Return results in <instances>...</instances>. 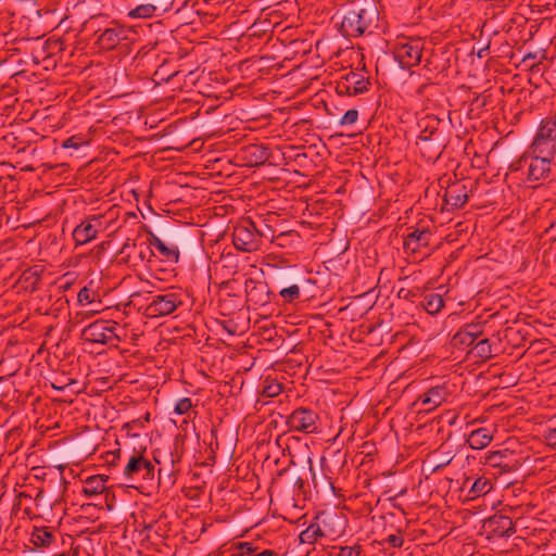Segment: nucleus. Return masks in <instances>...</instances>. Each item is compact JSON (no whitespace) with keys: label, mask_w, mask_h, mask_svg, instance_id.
<instances>
[{"label":"nucleus","mask_w":556,"mask_h":556,"mask_svg":"<svg viewBox=\"0 0 556 556\" xmlns=\"http://www.w3.org/2000/svg\"><path fill=\"white\" fill-rule=\"evenodd\" d=\"M236 552L231 556H253L257 548L252 543L242 542L235 547Z\"/></svg>","instance_id":"obj_37"},{"label":"nucleus","mask_w":556,"mask_h":556,"mask_svg":"<svg viewBox=\"0 0 556 556\" xmlns=\"http://www.w3.org/2000/svg\"><path fill=\"white\" fill-rule=\"evenodd\" d=\"M339 31L348 38L371 35L378 28L380 13L375 2H352L337 13Z\"/></svg>","instance_id":"obj_1"},{"label":"nucleus","mask_w":556,"mask_h":556,"mask_svg":"<svg viewBox=\"0 0 556 556\" xmlns=\"http://www.w3.org/2000/svg\"><path fill=\"white\" fill-rule=\"evenodd\" d=\"M286 237H287V235L281 232L277 237L274 238V241H276L279 245H282Z\"/></svg>","instance_id":"obj_55"},{"label":"nucleus","mask_w":556,"mask_h":556,"mask_svg":"<svg viewBox=\"0 0 556 556\" xmlns=\"http://www.w3.org/2000/svg\"><path fill=\"white\" fill-rule=\"evenodd\" d=\"M43 267L34 265L22 271L17 282L25 291L34 292L39 288Z\"/></svg>","instance_id":"obj_21"},{"label":"nucleus","mask_w":556,"mask_h":556,"mask_svg":"<svg viewBox=\"0 0 556 556\" xmlns=\"http://www.w3.org/2000/svg\"><path fill=\"white\" fill-rule=\"evenodd\" d=\"M446 388L444 386H435L420 394L415 405H420L425 412H431L439 407L446 400Z\"/></svg>","instance_id":"obj_18"},{"label":"nucleus","mask_w":556,"mask_h":556,"mask_svg":"<svg viewBox=\"0 0 556 556\" xmlns=\"http://www.w3.org/2000/svg\"><path fill=\"white\" fill-rule=\"evenodd\" d=\"M157 15H162L173 9L175 0H150Z\"/></svg>","instance_id":"obj_38"},{"label":"nucleus","mask_w":556,"mask_h":556,"mask_svg":"<svg viewBox=\"0 0 556 556\" xmlns=\"http://www.w3.org/2000/svg\"><path fill=\"white\" fill-rule=\"evenodd\" d=\"M77 301L80 305L90 304L94 301V292L88 287H84L77 294Z\"/></svg>","instance_id":"obj_41"},{"label":"nucleus","mask_w":556,"mask_h":556,"mask_svg":"<svg viewBox=\"0 0 556 556\" xmlns=\"http://www.w3.org/2000/svg\"><path fill=\"white\" fill-rule=\"evenodd\" d=\"M319 420L320 418L315 410L299 407L287 416L286 426L289 431L312 434L319 432Z\"/></svg>","instance_id":"obj_7"},{"label":"nucleus","mask_w":556,"mask_h":556,"mask_svg":"<svg viewBox=\"0 0 556 556\" xmlns=\"http://www.w3.org/2000/svg\"><path fill=\"white\" fill-rule=\"evenodd\" d=\"M65 556H80L79 546L72 547L70 552H65Z\"/></svg>","instance_id":"obj_54"},{"label":"nucleus","mask_w":556,"mask_h":556,"mask_svg":"<svg viewBox=\"0 0 556 556\" xmlns=\"http://www.w3.org/2000/svg\"><path fill=\"white\" fill-rule=\"evenodd\" d=\"M181 304L182 300L177 293L159 294L152 298L147 306V312L153 317L167 316Z\"/></svg>","instance_id":"obj_13"},{"label":"nucleus","mask_w":556,"mask_h":556,"mask_svg":"<svg viewBox=\"0 0 556 556\" xmlns=\"http://www.w3.org/2000/svg\"><path fill=\"white\" fill-rule=\"evenodd\" d=\"M435 87V84L433 83H425V84H421L417 90H416V93L418 96H425L427 94L428 90L431 89V88H434Z\"/></svg>","instance_id":"obj_48"},{"label":"nucleus","mask_w":556,"mask_h":556,"mask_svg":"<svg viewBox=\"0 0 556 556\" xmlns=\"http://www.w3.org/2000/svg\"><path fill=\"white\" fill-rule=\"evenodd\" d=\"M492 441V434L486 428H479L470 432L467 443L472 450H482Z\"/></svg>","instance_id":"obj_25"},{"label":"nucleus","mask_w":556,"mask_h":556,"mask_svg":"<svg viewBox=\"0 0 556 556\" xmlns=\"http://www.w3.org/2000/svg\"><path fill=\"white\" fill-rule=\"evenodd\" d=\"M276 555H277V553H275L271 549H264L260 553L256 552L253 556H276Z\"/></svg>","instance_id":"obj_53"},{"label":"nucleus","mask_w":556,"mask_h":556,"mask_svg":"<svg viewBox=\"0 0 556 556\" xmlns=\"http://www.w3.org/2000/svg\"><path fill=\"white\" fill-rule=\"evenodd\" d=\"M263 237H268L256 224L247 218L233 227L232 243L242 252H253L260 249Z\"/></svg>","instance_id":"obj_4"},{"label":"nucleus","mask_w":556,"mask_h":556,"mask_svg":"<svg viewBox=\"0 0 556 556\" xmlns=\"http://www.w3.org/2000/svg\"><path fill=\"white\" fill-rule=\"evenodd\" d=\"M119 326L113 320L98 319L87 325L81 331V339L91 344L117 348L122 338Z\"/></svg>","instance_id":"obj_3"},{"label":"nucleus","mask_w":556,"mask_h":556,"mask_svg":"<svg viewBox=\"0 0 556 556\" xmlns=\"http://www.w3.org/2000/svg\"><path fill=\"white\" fill-rule=\"evenodd\" d=\"M547 53L544 49H540L534 52L525 53L520 65L523 66L525 70L530 71L531 73H540L541 65L544 60H546Z\"/></svg>","instance_id":"obj_24"},{"label":"nucleus","mask_w":556,"mask_h":556,"mask_svg":"<svg viewBox=\"0 0 556 556\" xmlns=\"http://www.w3.org/2000/svg\"><path fill=\"white\" fill-rule=\"evenodd\" d=\"M554 157L539 155L526 151L518 160L514 161L509 169L518 172L527 168L526 181L532 185H539L553 177L552 163Z\"/></svg>","instance_id":"obj_2"},{"label":"nucleus","mask_w":556,"mask_h":556,"mask_svg":"<svg viewBox=\"0 0 556 556\" xmlns=\"http://www.w3.org/2000/svg\"><path fill=\"white\" fill-rule=\"evenodd\" d=\"M439 150H440V151H439V154H438V155H435V159H439V155H440V154H441V152H442L441 148H440Z\"/></svg>","instance_id":"obj_62"},{"label":"nucleus","mask_w":556,"mask_h":556,"mask_svg":"<svg viewBox=\"0 0 556 556\" xmlns=\"http://www.w3.org/2000/svg\"><path fill=\"white\" fill-rule=\"evenodd\" d=\"M149 419H150V414H147L146 415V420L149 421Z\"/></svg>","instance_id":"obj_60"},{"label":"nucleus","mask_w":556,"mask_h":556,"mask_svg":"<svg viewBox=\"0 0 556 556\" xmlns=\"http://www.w3.org/2000/svg\"><path fill=\"white\" fill-rule=\"evenodd\" d=\"M242 160L245 165L256 167L264 165L270 157V150L263 144H249L241 149Z\"/></svg>","instance_id":"obj_19"},{"label":"nucleus","mask_w":556,"mask_h":556,"mask_svg":"<svg viewBox=\"0 0 556 556\" xmlns=\"http://www.w3.org/2000/svg\"><path fill=\"white\" fill-rule=\"evenodd\" d=\"M475 341L462 328L452 337L451 344L457 349L472 346Z\"/></svg>","instance_id":"obj_34"},{"label":"nucleus","mask_w":556,"mask_h":556,"mask_svg":"<svg viewBox=\"0 0 556 556\" xmlns=\"http://www.w3.org/2000/svg\"><path fill=\"white\" fill-rule=\"evenodd\" d=\"M308 470L312 475V481H313V484L315 488H317V481H316V476H315V472H314V468H313V463H312V459H308Z\"/></svg>","instance_id":"obj_51"},{"label":"nucleus","mask_w":556,"mask_h":556,"mask_svg":"<svg viewBox=\"0 0 556 556\" xmlns=\"http://www.w3.org/2000/svg\"><path fill=\"white\" fill-rule=\"evenodd\" d=\"M471 353L481 361L489 359L492 356V348L489 339H482L472 345Z\"/></svg>","instance_id":"obj_33"},{"label":"nucleus","mask_w":556,"mask_h":556,"mask_svg":"<svg viewBox=\"0 0 556 556\" xmlns=\"http://www.w3.org/2000/svg\"><path fill=\"white\" fill-rule=\"evenodd\" d=\"M462 330L465 331L469 337H471L472 341L476 340L482 334V325L480 323L477 324H467L462 327Z\"/></svg>","instance_id":"obj_39"},{"label":"nucleus","mask_w":556,"mask_h":556,"mask_svg":"<svg viewBox=\"0 0 556 556\" xmlns=\"http://www.w3.org/2000/svg\"><path fill=\"white\" fill-rule=\"evenodd\" d=\"M485 463L501 472H511L519 467V462L514 458V452L509 450L490 452L485 457Z\"/></svg>","instance_id":"obj_17"},{"label":"nucleus","mask_w":556,"mask_h":556,"mask_svg":"<svg viewBox=\"0 0 556 556\" xmlns=\"http://www.w3.org/2000/svg\"><path fill=\"white\" fill-rule=\"evenodd\" d=\"M384 542L388 543L392 547H401L404 543L403 535L401 531H397V533L390 534L384 539Z\"/></svg>","instance_id":"obj_45"},{"label":"nucleus","mask_w":556,"mask_h":556,"mask_svg":"<svg viewBox=\"0 0 556 556\" xmlns=\"http://www.w3.org/2000/svg\"><path fill=\"white\" fill-rule=\"evenodd\" d=\"M30 542L35 548H47L55 542V532L49 527H33Z\"/></svg>","instance_id":"obj_23"},{"label":"nucleus","mask_w":556,"mask_h":556,"mask_svg":"<svg viewBox=\"0 0 556 556\" xmlns=\"http://www.w3.org/2000/svg\"><path fill=\"white\" fill-rule=\"evenodd\" d=\"M416 295V293L413 291V290H409V289H404L402 288L400 291H399V298L400 299H404V300H408V301H413V298Z\"/></svg>","instance_id":"obj_49"},{"label":"nucleus","mask_w":556,"mask_h":556,"mask_svg":"<svg viewBox=\"0 0 556 556\" xmlns=\"http://www.w3.org/2000/svg\"><path fill=\"white\" fill-rule=\"evenodd\" d=\"M142 457L143 455L141 453L136 452L129 457L124 468V476L126 479L138 480V470L141 467Z\"/></svg>","instance_id":"obj_28"},{"label":"nucleus","mask_w":556,"mask_h":556,"mask_svg":"<svg viewBox=\"0 0 556 556\" xmlns=\"http://www.w3.org/2000/svg\"><path fill=\"white\" fill-rule=\"evenodd\" d=\"M304 485H305L304 480H303L301 477H296V479H295V481H294V486H295L299 491H303Z\"/></svg>","instance_id":"obj_52"},{"label":"nucleus","mask_w":556,"mask_h":556,"mask_svg":"<svg viewBox=\"0 0 556 556\" xmlns=\"http://www.w3.org/2000/svg\"><path fill=\"white\" fill-rule=\"evenodd\" d=\"M56 303H59V304H60V307H62L64 304H67V303H68V301H67V299H66L65 296H60V298L58 299Z\"/></svg>","instance_id":"obj_56"},{"label":"nucleus","mask_w":556,"mask_h":556,"mask_svg":"<svg viewBox=\"0 0 556 556\" xmlns=\"http://www.w3.org/2000/svg\"><path fill=\"white\" fill-rule=\"evenodd\" d=\"M337 556H364L363 547L358 544L353 546H340Z\"/></svg>","instance_id":"obj_40"},{"label":"nucleus","mask_w":556,"mask_h":556,"mask_svg":"<svg viewBox=\"0 0 556 556\" xmlns=\"http://www.w3.org/2000/svg\"><path fill=\"white\" fill-rule=\"evenodd\" d=\"M118 262L127 265L128 267H137L142 263L151 262L154 256L153 250L150 248V242L148 241H131L127 239V241L123 244L117 253Z\"/></svg>","instance_id":"obj_6"},{"label":"nucleus","mask_w":556,"mask_h":556,"mask_svg":"<svg viewBox=\"0 0 556 556\" xmlns=\"http://www.w3.org/2000/svg\"><path fill=\"white\" fill-rule=\"evenodd\" d=\"M279 295L286 302L292 303L300 298V288L298 285H292L290 287L281 289Z\"/></svg>","instance_id":"obj_36"},{"label":"nucleus","mask_w":556,"mask_h":556,"mask_svg":"<svg viewBox=\"0 0 556 556\" xmlns=\"http://www.w3.org/2000/svg\"><path fill=\"white\" fill-rule=\"evenodd\" d=\"M468 201V190L465 185L455 182L447 187L444 193V203L450 210L462 208Z\"/></svg>","instance_id":"obj_20"},{"label":"nucleus","mask_w":556,"mask_h":556,"mask_svg":"<svg viewBox=\"0 0 556 556\" xmlns=\"http://www.w3.org/2000/svg\"><path fill=\"white\" fill-rule=\"evenodd\" d=\"M369 79L365 75L350 71L337 83L336 91L340 96H357L368 90Z\"/></svg>","instance_id":"obj_11"},{"label":"nucleus","mask_w":556,"mask_h":556,"mask_svg":"<svg viewBox=\"0 0 556 556\" xmlns=\"http://www.w3.org/2000/svg\"><path fill=\"white\" fill-rule=\"evenodd\" d=\"M440 119L434 115H427L426 117L421 118L418 123V126L420 127L418 139L425 143L434 142L437 143L438 149L442 148L443 140L440 139Z\"/></svg>","instance_id":"obj_15"},{"label":"nucleus","mask_w":556,"mask_h":556,"mask_svg":"<svg viewBox=\"0 0 556 556\" xmlns=\"http://www.w3.org/2000/svg\"><path fill=\"white\" fill-rule=\"evenodd\" d=\"M108 480V477L103 476H91L88 479H86L84 486H83V493L87 497L96 496L100 493H102L105 490V482Z\"/></svg>","instance_id":"obj_26"},{"label":"nucleus","mask_w":556,"mask_h":556,"mask_svg":"<svg viewBox=\"0 0 556 556\" xmlns=\"http://www.w3.org/2000/svg\"><path fill=\"white\" fill-rule=\"evenodd\" d=\"M422 306L427 313L435 315L444 307V300L438 293H429L425 295Z\"/></svg>","instance_id":"obj_29"},{"label":"nucleus","mask_w":556,"mask_h":556,"mask_svg":"<svg viewBox=\"0 0 556 556\" xmlns=\"http://www.w3.org/2000/svg\"><path fill=\"white\" fill-rule=\"evenodd\" d=\"M151 528H152L151 525L144 527V529H147V530H150Z\"/></svg>","instance_id":"obj_61"},{"label":"nucleus","mask_w":556,"mask_h":556,"mask_svg":"<svg viewBox=\"0 0 556 556\" xmlns=\"http://www.w3.org/2000/svg\"><path fill=\"white\" fill-rule=\"evenodd\" d=\"M100 228L101 220L99 217L83 220L74 228L72 233L76 245H83L96 239Z\"/></svg>","instance_id":"obj_16"},{"label":"nucleus","mask_w":556,"mask_h":556,"mask_svg":"<svg viewBox=\"0 0 556 556\" xmlns=\"http://www.w3.org/2000/svg\"><path fill=\"white\" fill-rule=\"evenodd\" d=\"M150 248L154 247L161 256L169 262L177 263L179 261V250L176 245H166L154 232L148 231Z\"/></svg>","instance_id":"obj_22"},{"label":"nucleus","mask_w":556,"mask_h":556,"mask_svg":"<svg viewBox=\"0 0 556 556\" xmlns=\"http://www.w3.org/2000/svg\"><path fill=\"white\" fill-rule=\"evenodd\" d=\"M154 465L143 456L141 467L138 470V479H142L144 481H152L154 479Z\"/></svg>","instance_id":"obj_35"},{"label":"nucleus","mask_w":556,"mask_h":556,"mask_svg":"<svg viewBox=\"0 0 556 556\" xmlns=\"http://www.w3.org/2000/svg\"><path fill=\"white\" fill-rule=\"evenodd\" d=\"M488 533L497 538H509L516 532L515 523L510 517L494 514L484 521Z\"/></svg>","instance_id":"obj_14"},{"label":"nucleus","mask_w":556,"mask_h":556,"mask_svg":"<svg viewBox=\"0 0 556 556\" xmlns=\"http://www.w3.org/2000/svg\"><path fill=\"white\" fill-rule=\"evenodd\" d=\"M394 56L401 68L409 70L421 62L422 45L419 40L400 43L395 49Z\"/></svg>","instance_id":"obj_12"},{"label":"nucleus","mask_w":556,"mask_h":556,"mask_svg":"<svg viewBox=\"0 0 556 556\" xmlns=\"http://www.w3.org/2000/svg\"><path fill=\"white\" fill-rule=\"evenodd\" d=\"M529 187L541 194L545 201L556 195V179L554 176L539 185H531Z\"/></svg>","instance_id":"obj_30"},{"label":"nucleus","mask_w":556,"mask_h":556,"mask_svg":"<svg viewBox=\"0 0 556 556\" xmlns=\"http://www.w3.org/2000/svg\"><path fill=\"white\" fill-rule=\"evenodd\" d=\"M119 453H121V450H117L116 452H111L110 455L113 456V462L115 460V458H118L119 457Z\"/></svg>","instance_id":"obj_57"},{"label":"nucleus","mask_w":556,"mask_h":556,"mask_svg":"<svg viewBox=\"0 0 556 556\" xmlns=\"http://www.w3.org/2000/svg\"><path fill=\"white\" fill-rule=\"evenodd\" d=\"M358 118V111L356 109H351L345 112V114L340 119L341 126L353 125Z\"/></svg>","instance_id":"obj_43"},{"label":"nucleus","mask_w":556,"mask_h":556,"mask_svg":"<svg viewBox=\"0 0 556 556\" xmlns=\"http://www.w3.org/2000/svg\"><path fill=\"white\" fill-rule=\"evenodd\" d=\"M491 489L492 485L485 478H478L471 484L468 494L469 497L472 500L481 495H485L491 491Z\"/></svg>","instance_id":"obj_32"},{"label":"nucleus","mask_w":556,"mask_h":556,"mask_svg":"<svg viewBox=\"0 0 556 556\" xmlns=\"http://www.w3.org/2000/svg\"><path fill=\"white\" fill-rule=\"evenodd\" d=\"M432 237L433 233L428 227L410 226L403 236V250L406 254L416 256L429 248Z\"/></svg>","instance_id":"obj_9"},{"label":"nucleus","mask_w":556,"mask_h":556,"mask_svg":"<svg viewBox=\"0 0 556 556\" xmlns=\"http://www.w3.org/2000/svg\"><path fill=\"white\" fill-rule=\"evenodd\" d=\"M324 536L325 533L319 523L312 521L309 526L300 533L299 540L301 544L314 545L319 539Z\"/></svg>","instance_id":"obj_27"},{"label":"nucleus","mask_w":556,"mask_h":556,"mask_svg":"<svg viewBox=\"0 0 556 556\" xmlns=\"http://www.w3.org/2000/svg\"><path fill=\"white\" fill-rule=\"evenodd\" d=\"M85 144V141L81 137L79 136H72L67 139H65L63 142H62V148L64 149H78L80 148L81 146Z\"/></svg>","instance_id":"obj_44"},{"label":"nucleus","mask_w":556,"mask_h":556,"mask_svg":"<svg viewBox=\"0 0 556 556\" xmlns=\"http://www.w3.org/2000/svg\"><path fill=\"white\" fill-rule=\"evenodd\" d=\"M281 390H282L281 384L271 383V384L264 387L263 395L268 396V397H274V396L279 395Z\"/></svg>","instance_id":"obj_47"},{"label":"nucleus","mask_w":556,"mask_h":556,"mask_svg":"<svg viewBox=\"0 0 556 556\" xmlns=\"http://www.w3.org/2000/svg\"><path fill=\"white\" fill-rule=\"evenodd\" d=\"M327 483H328V485H329V488H330L331 490H333V489H334V488H333V485H332V482H331V481H327Z\"/></svg>","instance_id":"obj_58"},{"label":"nucleus","mask_w":556,"mask_h":556,"mask_svg":"<svg viewBox=\"0 0 556 556\" xmlns=\"http://www.w3.org/2000/svg\"><path fill=\"white\" fill-rule=\"evenodd\" d=\"M192 407V402L189 397L179 399L174 407V413L177 415L187 414Z\"/></svg>","instance_id":"obj_42"},{"label":"nucleus","mask_w":556,"mask_h":556,"mask_svg":"<svg viewBox=\"0 0 556 556\" xmlns=\"http://www.w3.org/2000/svg\"><path fill=\"white\" fill-rule=\"evenodd\" d=\"M153 16L159 15L150 1L143 4H139L128 12V17L130 18H150Z\"/></svg>","instance_id":"obj_31"},{"label":"nucleus","mask_w":556,"mask_h":556,"mask_svg":"<svg viewBox=\"0 0 556 556\" xmlns=\"http://www.w3.org/2000/svg\"><path fill=\"white\" fill-rule=\"evenodd\" d=\"M265 233H267L268 237H265L266 239H270L271 241H274V231L271 230V228L268 226V225H264V229L261 228Z\"/></svg>","instance_id":"obj_50"},{"label":"nucleus","mask_w":556,"mask_h":556,"mask_svg":"<svg viewBox=\"0 0 556 556\" xmlns=\"http://www.w3.org/2000/svg\"><path fill=\"white\" fill-rule=\"evenodd\" d=\"M531 153L554 157L556 154V118L542 119L529 148Z\"/></svg>","instance_id":"obj_5"},{"label":"nucleus","mask_w":556,"mask_h":556,"mask_svg":"<svg viewBox=\"0 0 556 556\" xmlns=\"http://www.w3.org/2000/svg\"><path fill=\"white\" fill-rule=\"evenodd\" d=\"M543 439L546 444L556 448V428H548L543 432Z\"/></svg>","instance_id":"obj_46"},{"label":"nucleus","mask_w":556,"mask_h":556,"mask_svg":"<svg viewBox=\"0 0 556 556\" xmlns=\"http://www.w3.org/2000/svg\"><path fill=\"white\" fill-rule=\"evenodd\" d=\"M444 465H437V467L434 468V470H438L440 469L441 467H443Z\"/></svg>","instance_id":"obj_59"},{"label":"nucleus","mask_w":556,"mask_h":556,"mask_svg":"<svg viewBox=\"0 0 556 556\" xmlns=\"http://www.w3.org/2000/svg\"><path fill=\"white\" fill-rule=\"evenodd\" d=\"M94 34H98L96 45L99 49L103 51H111L123 41L129 39L130 29L112 21L108 27L103 30L98 29Z\"/></svg>","instance_id":"obj_8"},{"label":"nucleus","mask_w":556,"mask_h":556,"mask_svg":"<svg viewBox=\"0 0 556 556\" xmlns=\"http://www.w3.org/2000/svg\"><path fill=\"white\" fill-rule=\"evenodd\" d=\"M247 303L254 308L263 307L277 295L270 291L267 282L249 278L244 283Z\"/></svg>","instance_id":"obj_10"}]
</instances>
